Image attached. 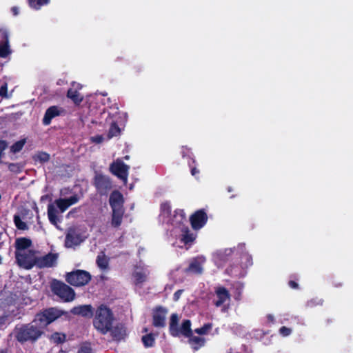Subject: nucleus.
Returning <instances> with one entry per match:
<instances>
[{
	"label": "nucleus",
	"mask_w": 353,
	"mask_h": 353,
	"mask_svg": "<svg viewBox=\"0 0 353 353\" xmlns=\"http://www.w3.org/2000/svg\"><path fill=\"white\" fill-rule=\"evenodd\" d=\"M79 201L77 195H73L69 198L58 199L48 205V217L50 222L59 228L58 223L61 221L60 214L64 212L71 205L76 204Z\"/></svg>",
	"instance_id": "nucleus-1"
},
{
	"label": "nucleus",
	"mask_w": 353,
	"mask_h": 353,
	"mask_svg": "<svg viewBox=\"0 0 353 353\" xmlns=\"http://www.w3.org/2000/svg\"><path fill=\"white\" fill-rule=\"evenodd\" d=\"M113 321V314L110 309L104 305H101L95 312L93 325L99 332L105 334L111 331Z\"/></svg>",
	"instance_id": "nucleus-2"
},
{
	"label": "nucleus",
	"mask_w": 353,
	"mask_h": 353,
	"mask_svg": "<svg viewBox=\"0 0 353 353\" xmlns=\"http://www.w3.org/2000/svg\"><path fill=\"white\" fill-rule=\"evenodd\" d=\"M15 332L16 339L21 343L28 341H35L43 333V328L40 327L39 323L34 319L31 323L17 327Z\"/></svg>",
	"instance_id": "nucleus-3"
},
{
	"label": "nucleus",
	"mask_w": 353,
	"mask_h": 353,
	"mask_svg": "<svg viewBox=\"0 0 353 353\" xmlns=\"http://www.w3.org/2000/svg\"><path fill=\"white\" fill-rule=\"evenodd\" d=\"M51 290L54 294L65 302H70L74 299V290L62 282L54 281L51 284Z\"/></svg>",
	"instance_id": "nucleus-4"
},
{
	"label": "nucleus",
	"mask_w": 353,
	"mask_h": 353,
	"mask_svg": "<svg viewBox=\"0 0 353 353\" xmlns=\"http://www.w3.org/2000/svg\"><path fill=\"white\" fill-rule=\"evenodd\" d=\"M38 252L28 250L26 252H16V258L19 265L25 269H31L33 266L37 267Z\"/></svg>",
	"instance_id": "nucleus-5"
},
{
	"label": "nucleus",
	"mask_w": 353,
	"mask_h": 353,
	"mask_svg": "<svg viewBox=\"0 0 353 353\" xmlns=\"http://www.w3.org/2000/svg\"><path fill=\"white\" fill-rule=\"evenodd\" d=\"M91 276L88 272L84 270H76L66 275V281L74 286L86 285L90 280Z\"/></svg>",
	"instance_id": "nucleus-6"
},
{
	"label": "nucleus",
	"mask_w": 353,
	"mask_h": 353,
	"mask_svg": "<svg viewBox=\"0 0 353 353\" xmlns=\"http://www.w3.org/2000/svg\"><path fill=\"white\" fill-rule=\"evenodd\" d=\"M84 240L85 237L79 228L70 227L66 232L65 245L66 248H73L80 245Z\"/></svg>",
	"instance_id": "nucleus-7"
},
{
	"label": "nucleus",
	"mask_w": 353,
	"mask_h": 353,
	"mask_svg": "<svg viewBox=\"0 0 353 353\" xmlns=\"http://www.w3.org/2000/svg\"><path fill=\"white\" fill-rule=\"evenodd\" d=\"M62 312L55 308H50L36 316L35 319L43 329L50 323L61 316Z\"/></svg>",
	"instance_id": "nucleus-8"
},
{
	"label": "nucleus",
	"mask_w": 353,
	"mask_h": 353,
	"mask_svg": "<svg viewBox=\"0 0 353 353\" xmlns=\"http://www.w3.org/2000/svg\"><path fill=\"white\" fill-rule=\"evenodd\" d=\"M208 220V214L204 209L195 211L190 216V222L194 230H199L206 224Z\"/></svg>",
	"instance_id": "nucleus-9"
},
{
	"label": "nucleus",
	"mask_w": 353,
	"mask_h": 353,
	"mask_svg": "<svg viewBox=\"0 0 353 353\" xmlns=\"http://www.w3.org/2000/svg\"><path fill=\"white\" fill-rule=\"evenodd\" d=\"M128 165H125L121 160L117 159L112 163L110 165L111 172L123 181L125 183L127 181L128 176Z\"/></svg>",
	"instance_id": "nucleus-10"
},
{
	"label": "nucleus",
	"mask_w": 353,
	"mask_h": 353,
	"mask_svg": "<svg viewBox=\"0 0 353 353\" xmlns=\"http://www.w3.org/2000/svg\"><path fill=\"white\" fill-rule=\"evenodd\" d=\"M59 255L57 253H49L45 256H40L38 253L37 268H51L57 264Z\"/></svg>",
	"instance_id": "nucleus-11"
},
{
	"label": "nucleus",
	"mask_w": 353,
	"mask_h": 353,
	"mask_svg": "<svg viewBox=\"0 0 353 353\" xmlns=\"http://www.w3.org/2000/svg\"><path fill=\"white\" fill-rule=\"evenodd\" d=\"M168 310L163 307L156 308L152 313V324L157 327H163L165 325V319Z\"/></svg>",
	"instance_id": "nucleus-12"
},
{
	"label": "nucleus",
	"mask_w": 353,
	"mask_h": 353,
	"mask_svg": "<svg viewBox=\"0 0 353 353\" xmlns=\"http://www.w3.org/2000/svg\"><path fill=\"white\" fill-rule=\"evenodd\" d=\"M215 294L217 298L214 304L216 307H221L226 301H230L231 295L230 292L223 286H219L215 288Z\"/></svg>",
	"instance_id": "nucleus-13"
},
{
	"label": "nucleus",
	"mask_w": 353,
	"mask_h": 353,
	"mask_svg": "<svg viewBox=\"0 0 353 353\" xmlns=\"http://www.w3.org/2000/svg\"><path fill=\"white\" fill-rule=\"evenodd\" d=\"M0 37L2 41H0V57H6L10 53L9 50V34L6 30H0Z\"/></svg>",
	"instance_id": "nucleus-14"
},
{
	"label": "nucleus",
	"mask_w": 353,
	"mask_h": 353,
	"mask_svg": "<svg viewBox=\"0 0 353 353\" xmlns=\"http://www.w3.org/2000/svg\"><path fill=\"white\" fill-rule=\"evenodd\" d=\"M181 232V241L184 243L188 250L194 244L197 234L196 233L191 232L188 227L183 228Z\"/></svg>",
	"instance_id": "nucleus-15"
},
{
	"label": "nucleus",
	"mask_w": 353,
	"mask_h": 353,
	"mask_svg": "<svg viewBox=\"0 0 353 353\" xmlns=\"http://www.w3.org/2000/svg\"><path fill=\"white\" fill-rule=\"evenodd\" d=\"M110 204L112 207V211L124 210L123 208V196L118 191H114L111 194L110 196Z\"/></svg>",
	"instance_id": "nucleus-16"
},
{
	"label": "nucleus",
	"mask_w": 353,
	"mask_h": 353,
	"mask_svg": "<svg viewBox=\"0 0 353 353\" xmlns=\"http://www.w3.org/2000/svg\"><path fill=\"white\" fill-rule=\"evenodd\" d=\"M188 339V343L190 347L194 352L198 351L205 344V339L201 336H194L192 334V336H189Z\"/></svg>",
	"instance_id": "nucleus-17"
},
{
	"label": "nucleus",
	"mask_w": 353,
	"mask_h": 353,
	"mask_svg": "<svg viewBox=\"0 0 353 353\" xmlns=\"http://www.w3.org/2000/svg\"><path fill=\"white\" fill-rule=\"evenodd\" d=\"M71 312L74 314L81 315L85 317H91L93 315L92 308L90 305H83L74 307Z\"/></svg>",
	"instance_id": "nucleus-18"
},
{
	"label": "nucleus",
	"mask_w": 353,
	"mask_h": 353,
	"mask_svg": "<svg viewBox=\"0 0 353 353\" xmlns=\"http://www.w3.org/2000/svg\"><path fill=\"white\" fill-rule=\"evenodd\" d=\"M60 114V110L57 106H51L46 111L43 119V123L48 125L50 123L51 120Z\"/></svg>",
	"instance_id": "nucleus-19"
},
{
	"label": "nucleus",
	"mask_w": 353,
	"mask_h": 353,
	"mask_svg": "<svg viewBox=\"0 0 353 353\" xmlns=\"http://www.w3.org/2000/svg\"><path fill=\"white\" fill-rule=\"evenodd\" d=\"M192 323L189 319L184 320L181 326L178 327V335L181 334L185 338L192 336L193 330L191 328Z\"/></svg>",
	"instance_id": "nucleus-20"
},
{
	"label": "nucleus",
	"mask_w": 353,
	"mask_h": 353,
	"mask_svg": "<svg viewBox=\"0 0 353 353\" xmlns=\"http://www.w3.org/2000/svg\"><path fill=\"white\" fill-rule=\"evenodd\" d=\"M161 217L163 219V221L167 224H173L174 221L175 215L173 216V218L170 217V206L167 202L161 205Z\"/></svg>",
	"instance_id": "nucleus-21"
},
{
	"label": "nucleus",
	"mask_w": 353,
	"mask_h": 353,
	"mask_svg": "<svg viewBox=\"0 0 353 353\" xmlns=\"http://www.w3.org/2000/svg\"><path fill=\"white\" fill-rule=\"evenodd\" d=\"M72 86L74 88H70L68 91L67 96L71 99L75 103H79L83 100V97L77 90V88L80 89L81 86L79 83H73Z\"/></svg>",
	"instance_id": "nucleus-22"
},
{
	"label": "nucleus",
	"mask_w": 353,
	"mask_h": 353,
	"mask_svg": "<svg viewBox=\"0 0 353 353\" xmlns=\"http://www.w3.org/2000/svg\"><path fill=\"white\" fill-rule=\"evenodd\" d=\"M95 184L97 188L101 192L111 188L109 179L103 175H99L96 177Z\"/></svg>",
	"instance_id": "nucleus-23"
},
{
	"label": "nucleus",
	"mask_w": 353,
	"mask_h": 353,
	"mask_svg": "<svg viewBox=\"0 0 353 353\" xmlns=\"http://www.w3.org/2000/svg\"><path fill=\"white\" fill-rule=\"evenodd\" d=\"M124 210L112 211L111 225L114 228H119L123 219Z\"/></svg>",
	"instance_id": "nucleus-24"
},
{
	"label": "nucleus",
	"mask_w": 353,
	"mask_h": 353,
	"mask_svg": "<svg viewBox=\"0 0 353 353\" xmlns=\"http://www.w3.org/2000/svg\"><path fill=\"white\" fill-rule=\"evenodd\" d=\"M186 273L190 272L196 274H201L203 272L202 266L197 260L192 261L188 267L185 270Z\"/></svg>",
	"instance_id": "nucleus-25"
},
{
	"label": "nucleus",
	"mask_w": 353,
	"mask_h": 353,
	"mask_svg": "<svg viewBox=\"0 0 353 353\" xmlns=\"http://www.w3.org/2000/svg\"><path fill=\"white\" fill-rule=\"evenodd\" d=\"M31 245V241L28 239L21 238L19 239L16 241V246H17V252H21L23 251L26 252L30 246Z\"/></svg>",
	"instance_id": "nucleus-26"
},
{
	"label": "nucleus",
	"mask_w": 353,
	"mask_h": 353,
	"mask_svg": "<svg viewBox=\"0 0 353 353\" xmlns=\"http://www.w3.org/2000/svg\"><path fill=\"white\" fill-rule=\"evenodd\" d=\"M134 282L136 285L141 284L145 281L147 273L142 270H137L133 273Z\"/></svg>",
	"instance_id": "nucleus-27"
},
{
	"label": "nucleus",
	"mask_w": 353,
	"mask_h": 353,
	"mask_svg": "<svg viewBox=\"0 0 353 353\" xmlns=\"http://www.w3.org/2000/svg\"><path fill=\"white\" fill-rule=\"evenodd\" d=\"M97 263L99 268L101 270L107 269L108 266V259L104 254V252H101L97 258Z\"/></svg>",
	"instance_id": "nucleus-28"
},
{
	"label": "nucleus",
	"mask_w": 353,
	"mask_h": 353,
	"mask_svg": "<svg viewBox=\"0 0 353 353\" xmlns=\"http://www.w3.org/2000/svg\"><path fill=\"white\" fill-rule=\"evenodd\" d=\"M112 335L115 340L119 341L125 336V330L122 326H117L112 330Z\"/></svg>",
	"instance_id": "nucleus-29"
},
{
	"label": "nucleus",
	"mask_w": 353,
	"mask_h": 353,
	"mask_svg": "<svg viewBox=\"0 0 353 353\" xmlns=\"http://www.w3.org/2000/svg\"><path fill=\"white\" fill-rule=\"evenodd\" d=\"M33 159L39 163H45L50 160V155L44 152H39L33 156Z\"/></svg>",
	"instance_id": "nucleus-30"
},
{
	"label": "nucleus",
	"mask_w": 353,
	"mask_h": 353,
	"mask_svg": "<svg viewBox=\"0 0 353 353\" xmlns=\"http://www.w3.org/2000/svg\"><path fill=\"white\" fill-rule=\"evenodd\" d=\"M212 328V323H205L202 327L196 328L194 332L199 335H205Z\"/></svg>",
	"instance_id": "nucleus-31"
},
{
	"label": "nucleus",
	"mask_w": 353,
	"mask_h": 353,
	"mask_svg": "<svg viewBox=\"0 0 353 353\" xmlns=\"http://www.w3.org/2000/svg\"><path fill=\"white\" fill-rule=\"evenodd\" d=\"M154 336L152 334H148L142 337V341L144 346L146 347H152L154 343Z\"/></svg>",
	"instance_id": "nucleus-32"
},
{
	"label": "nucleus",
	"mask_w": 353,
	"mask_h": 353,
	"mask_svg": "<svg viewBox=\"0 0 353 353\" xmlns=\"http://www.w3.org/2000/svg\"><path fill=\"white\" fill-rule=\"evenodd\" d=\"M26 143V139H23L20 141H17L11 146L10 151L13 153L19 152V151H21L22 150V148H23Z\"/></svg>",
	"instance_id": "nucleus-33"
},
{
	"label": "nucleus",
	"mask_w": 353,
	"mask_h": 353,
	"mask_svg": "<svg viewBox=\"0 0 353 353\" xmlns=\"http://www.w3.org/2000/svg\"><path fill=\"white\" fill-rule=\"evenodd\" d=\"M170 332L173 336H176V314H172L170 322Z\"/></svg>",
	"instance_id": "nucleus-34"
},
{
	"label": "nucleus",
	"mask_w": 353,
	"mask_h": 353,
	"mask_svg": "<svg viewBox=\"0 0 353 353\" xmlns=\"http://www.w3.org/2000/svg\"><path fill=\"white\" fill-rule=\"evenodd\" d=\"M188 163L190 168V172L192 176H196L199 174V170L196 168V161L194 159L188 157Z\"/></svg>",
	"instance_id": "nucleus-35"
},
{
	"label": "nucleus",
	"mask_w": 353,
	"mask_h": 353,
	"mask_svg": "<svg viewBox=\"0 0 353 353\" xmlns=\"http://www.w3.org/2000/svg\"><path fill=\"white\" fill-rule=\"evenodd\" d=\"M50 339L55 343H61L65 341V335L62 333L56 332L51 335Z\"/></svg>",
	"instance_id": "nucleus-36"
},
{
	"label": "nucleus",
	"mask_w": 353,
	"mask_h": 353,
	"mask_svg": "<svg viewBox=\"0 0 353 353\" xmlns=\"http://www.w3.org/2000/svg\"><path fill=\"white\" fill-rule=\"evenodd\" d=\"M239 272V268L236 265H231L225 269V273L231 276H237Z\"/></svg>",
	"instance_id": "nucleus-37"
},
{
	"label": "nucleus",
	"mask_w": 353,
	"mask_h": 353,
	"mask_svg": "<svg viewBox=\"0 0 353 353\" xmlns=\"http://www.w3.org/2000/svg\"><path fill=\"white\" fill-rule=\"evenodd\" d=\"M119 132L120 128L118 127V125L115 123H112L108 132V139H111L113 137L117 136Z\"/></svg>",
	"instance_id": "nucleus-38"
},
{
	"label": "nucleus",
	"mask_w": 353,
	"mask_h": 353,
	"mask_svg": "<svg viewBox=\"0 0 353 353\" xmlns=\"http://www.w3.org/2000/svg\"><path fill=\"white\" fill-rule=\"evenodd\" d=\"M49 0H29L30 6L35 9H39L41 6L48 3Z\"/></svg>",
	"instance_id": "nucleus-39"
},
{
	"label": "nucleus",
	"mask_w": 353,
	"mask_h": 353,
	"mask_svg": "<svg viewBox=\"0 0 353 353\" xmlns=\"http://www.w3.org/2000/svg\"><path fill=\"white\" fill-rule=\"evenodd\" d=\"M279 334L282 336H288L291 334L292 333V329L289 328V327H287L285 326H282L279 330Z\"/></svg>",
	"instance_id": "nucleus-40"
},
{
	"label": "nucleus",
	"mask_w": 353,
	"mask_h": 353,
	"mask_svg": "<svg viewBox=\"0 0 353 353\" xmlns=\"http://www.w3.org/2000/svg\"><path fill=\"white\" fill-rule=\"evenodd\" d=\"M8 168L12 172H20L21 167L18 163H10Z\"/></svg>",
	"instance_id": "nucleus-41"
},
{
	"label": "nucleus",
	"mask_w": 353,
	"mask_h": 353,
	"mask_svg": "<svg viewBox=\"0 0 353 353\" xmlns=\"http://www.w3.org/2000/svg\"><path fill=\"white\" fill-rule=\"evenodd\" d=\"M7 91L8 85L7 83H5L0 88V96L2 97H8Z\"/></svg>",
	"instance_id": "nucleus-42"
},
{
	"label": "nucleus",
	"mask_w": 353,
	"mask_h": 353,
	"mask_svg": "<svg viewBox=\"0 0 353 353\" xmlns=\"http://www.w3.org/2000/svg\"><path fill=\"white\" fill-rule=\"evenodd\" d=\"M90 140L92 141V142L100 143L103 141V137L101 135H97L94 137H92L90 138Z\"/></svg>",
	"instance_id": "nucleus-43"
},
{
	"label": "nucleus",
	"mask_w": 353,
	"mask_h": 353,
	"mask_svg": "<svg viewBox=\"0 0 353 353\" xmlns=\"http://www.w3.org/2000/svg\"><path fill=\"white\" fill-rule=\"evenodd\" d=\"M8 147V144L5 141H0V159L2 157L3 151Z\"/></svg>",
	"instance_id": "nucleus-44"
},
{
	"label": "nucleus",
	"mask_w": 353,
	"mask_h": 353,
	"mask_svg": "<svg viewBox=\"0 0 353 353\" xmlns=\"http://www.w3.org/2000/svg\"><path fill=\"white\" fill-rule=\"evenodd\" d=\"M288 285L292 289L297 290L299 288V284L295 281H289Z\"/></svg>",
	"instance_id": "nucleus-45"
},
{
	"label": "nucleus",
	"mask_w": 353,
	"mask_h": 353,
	"mask_svg": "<svg viewBox=\"0 0 353 353\" xmlns=\"http://www.w3.org/2000/svg\"><path fill=\"white\" fill-rule=\"evenodd\" d=\"M323 301L320 299L318 301V302L316 301V300L312 299L310 301H308L307 305L310 306H313L315 305H322Z\"/></svg>",
	"instance_id": "nucleus-46"
},
{
	"label": "nucleus",
	"mask_w": 353,
	"mask_h": 353,
	"mask_svg": "<svg viewBox=\"0 0 353 353\" xmlns=\"http://www.w3.org/2000/svg\"><path fill=\"white\" fill-rule=\"evenodd\" d=\"M15 223H16V225L18 228L21 229V230H23L26 228V223L22 221H18L16 218H15Z\"/></svg>",
	"instance_id": "nucleus-47"
},
{
	"label": "nucleus",
	"mask_w": 353,
	"mask_h": 353,
	"mask_svg": "<svg viewBox=\"0 0 353 353\" xmlns=\"http://www.w3.org/2000/svg\"><path fill=\"white\" fill-rule=\"evenodd\" d=\"M78 353H91V349L89 347H82Z\"/></svg>",
	"instance_id": "nucleus-48"
},
{
	"label": "nucleus",
	"mask_w": 353,
	"mask_h": 353,
	"mask_svg": "<svg viewBox=\"0 0 353 353\" xmlns=\"http://www.w3.org/2000/svg\"><path fill=\"white\" fill-rule=\"evenodd\" d=\"M267 319L269 322L274 323V317L272 314H268Z\"/></svg>",
	"instance_id": "nucleus-49"
},
{
	"label": "nucleus",
	"mask_w": 353,
	"mask_h": 353,
	"mask_svg": "<svg viewBox=\"0 0 353 353\" xmlns=\"http://www.w3.org/2000/svg\"><path fill=\"white\" fill-rule=\"evenodd\" d=\"M241 289H240V290H239V292H237V294H236V296H235V299H236V301H239V300H241Z\"/></svg>",
	"instance_id": "nucleus-50"
},
{
	"label": "nucleus",
	"mask_w": 353,
	"mask_h": 353,
	"mask_svg": "<svg viewBox=\"0 0 353 353\" xmlns=\"http://www.w3.org/2000/svg\"><path fill=\"white\" fill-rule=\"evenodd\" d=\"M12 12L14 13V15H17L18 14L19 12H18L17 8L14 7V8H12Z\"/></svg>",
	"instance_id": "nucleus-51"
},
{
	"label": "nucleus",
	"mask_w": 353,
	"mask_h": 353,
	"mask_svg": "<svg viewBox=\"0 0 353 353\" xmlns=\"http://www.w3.org/2000/svg\"><path fill=\"white\" fill-rule=\"evenodd\" d=\"M333 285L336 288H339V287H341L343 285V284L341 283H333Z\"/></svg>",
	"instance_id": "nucleus-52"
},
{
	"label": "nucleus",
	"mask_w": 353,
	"mask_h": 353,
	"mask_svg": "<svg viewBox=\"0 0 353 353\" xmlns=\"http://www.w3.org/2000/svg\"><path fill=\"white\" fill-rule=\"evenodd\" d=\"M325 322H326L327 325H329L333 322V320L332 319H326Z\"/></svg>",
	"instance_id": "nucleus-53"
},
{
	"label": "nucleus",
	"mask_w": 353,
	"mask_h": 353,
	"mask_svg": "<svg viewBox=\"0 0 353 353\" xmlns=\"http://www.w3.org/2000/svg\"><path fill=\"white\" fill-rule=\"evenodd\" d=\"M225 252L226 253L227 255H230L232 252V250L231 249L225 250Z\"/></svg>",
	"instance_id": "nucleus-54"
},
{
	"label": "nucleus",
	"mask_w": 353,
	"mask_h": 353,
	"mask_svg": "<svg viewBox=\"0 0 353 353\" xmlns=\"http://www.w3.org/2000/svg\"><path fill=\"white\" fill-rule=\"evenodd\" d=\"M179 214H180V216H182L183 219H185V212L183 210H181Z\"/></svg>",
	"instance_id": "nucleus-55"
},
{
	"label": "nucleus",
	"mask_w": 353,
	"mask_h": 353,
	"mask_svg": "<svg viewBox=\"0 0 353 353\" xmlns=\"http://www.w3.org/2000/svg\"><path fill=\"white\" fill-rule=\"evenodd\" d=\"M182 292H183V290H178V291H177L178 298L179 297V296H180V294H181Z\"/></svg>",
	"instance_id": "nucleus-56"
},
{
	"label": "nucleus",
	"mask_w": 353,
	"mask_h": 353,
	"mask_svg": "<svg viewBox=\"0 0 353 353\" xmlns=\"http://www.w3.org/2000/svg\"><path fill=\"white\" fill-rule=\"evenodd\" d=\"M228 192H232V188L231 187H228Z\"/></svg>",
	"instance_id": "nucleus-57"
},
{
	"label": "nucleus",
	"mask_w": 353,
	"mask_h": 353,
	"mask_svg": "<svg viewBox=\"0 0 353 353\" xmlns=\"http://www.w3.org/2000/svg\"><path fill=\"white\" fill-rule=\"evenodd\" d=\"M125 159H129V157H128V156H125Z\"/></svg>",
	"instance_id": "nucleus-58"
},
{
	"label": "nucleus",
	"mask_w": 353,
	"mask_h": 353,
	"mask_svg": "<svg viewBox=\"0 0 353 353\" xmlns=\"http://www.w3.org/2000/svg\"><path fill=\"white\" fill-rule=\"evenodd\" d=\"M71 213H72V211L69 212L68 216H70L71 214Z\"/></svg>",
	"instance_id": "nucleus-59"
}]
</instances>
